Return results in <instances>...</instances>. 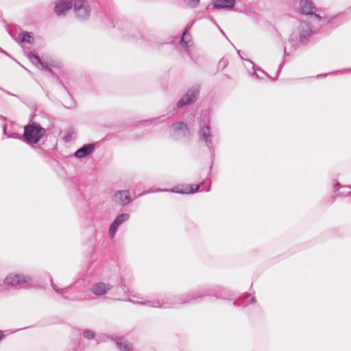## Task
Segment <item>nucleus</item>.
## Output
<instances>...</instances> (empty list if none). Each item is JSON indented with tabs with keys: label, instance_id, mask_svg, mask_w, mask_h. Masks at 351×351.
Here are the masks:
<instances>
[{
	"label": "nucleus",
	"instance_id": "nucleus-42",
	"mask_svg": "<svg viewBox=\"0 0 351 351\" xmlns=\"http://www.w3.org/2000/svg\"><path fill=\"white\" fill-rule=\"evenodd\" d=\"M175 113H176V112H173V113L171 114V116L174 115V114H175Z\"/></svg>",
	"mask_w": 351,
	"mask_h": 351
},
{
	"label": "nucleus",
	"instance_id": "nucleus-21",
	"mask_svg": "<svg viewBox=\"0 0 351 351\" xmlns=\"http://www.w3.org/2000/svg\"><path fill=\"white\" fill-rule=\"evenodd\" d=\"M245 60L252 65V72H250L248 69V71L251 75H254L258 80L263 79L264 76L269 77V75H267L263 69L256 66L251 60L246 59Z\"/></svg>",
	"mask_w": 351,
	"mask_h": 351
},
{
	"label": "nucleus",
	"instance_id": "nucleus-16",
	"mask_svg": "<svg viewBox=\"0 0 351 351\" xmlns=\"http://www.w3.org/2000/svg\"><path fill=\"white\" fill-rule=\"evenodd\" d=\"M120 351H134L132 344L123 337H111Z\"/></svg>",
	"mask_w": 351,
	"mask_h": 351
},
{
	"label": "nucleus",
	"instance_id": "nucleus-37",
	"mask_svg": "<svg viewBox=\"0 0 351 351\" xmlns=\"http://www.w3.org/2000/svg\"><path fill=\"white\" fill-rule=\"evenodd\" d=\"M210 190V184L209 185L208 188L207 189H206L205 191L208 192Z\"/></svg>",
	"mask_w": 351,
	"mask_h": 351
},
{
	"label": "nucleus",
	"instance_id": "nucleus-31",
	"mask_svg": "<svg viewBox=\"0 0 351 351\" xmlns=\"http://www.w3.org/2000/svg\"><path fill=\"white\" fill-rule=\"evenodd\" d=\"M144 136H145V134H142V135H141V136H136L135 137V139H136V140L141 139V138H142Z\"/></svg>",
	"mask_w": 351,
	"mask_h": 351
},
{
	"label": "nucleus",
	"instance_id": "nucleus-17",
	"mask_svg": "<svg viewBox=\"0 0 351 351\" xmlns=\"http://www.w3.org/2000/svg\"><path fill=\"white\" fill-rule=\"evenodd\" d=\"M95 148V143H88L83 145L77 149L74 153V156L77 158H84L90 154Z\"/></svg>",
	"mask_w": 351,
	"mask_h": 351
},
{
	"label": "nucleus",
	"instance_id": "nucleus-7",
	"mask_svg": "<svg viewBox=\"0 0 351 351\" xmlns=\"http://www.w3.org/2000/svg\"><path fill=\"white\" fill-rule=\"evenodd\" d=\"M32 281L30 276L24 274L10 273L4 279V283L14 287H25V285Z\"/></svg>",
	"mask_w": 351,
	"mask_h": 351
},
{
	"label": "nucleus",
	"instance_id": "nucleus-35",
	"mask_svg": "<svg viewBox=\"0 0 351 351\" xmlns=\"http://www.w3.org/2000/svg\"><path fill=\"white\" fill-rule=\"evenodd\" d=\"M237 52H238V53H239V56H240L242 59H243V56H242V53H241V51H240V50H238V51H237Z\"/></svg>",
	"mask_w": 351,
	"mask_h": 351
},
{
	"label": "nucleus",
	"instance_id": "nucleus-12",
	"mask_svg": "<svg viewBox=\"0 0 351 351\" xmlns=\"http://www.w3.org/2000/svg\"><path fill=\"white\" fill-rule=\"evenodd\" d=\"M73 0H57L55 2L54 12L58 16H65L66 12L72 8Z\"/></svg>",
	"mask_w": 351,
	"mask_h": 351
},
{
	"label": "nucleus",
	"instance_id": "nucleus-30",
	"mask_svg": "<svg viewBox=\"0 0 351 351\" xmlns=\"http://www.w3.org/2000/svg\"><path fill=\"white\" fill-rule=\"evenodd\" d=\"M228 60L226 59H221L219 62V66H223V69L225 68L227 64H228Z\"/></svg>",
	"mask_w": 351,
	"mask_h": 351
},
{
	"label": "nucleus",
	"instance_id": "nucleus-3",
	"mask_svg": "<svg viewBox=\"0 0 351 351\" xmlns=\"http://www.w3.org/2000/svg\"><path fill=\"white\" fill-rule=\"evenodd\" d=\"M197 134L199 141L203 142L208 148L212 162H213L215 157V146L213 135L211 133V128L208 120L199 125Z\"/></svg>",
	"mask_w": 351,
	"mask_h": 351
},
{
	"label": "nucleus",
	"instance_id": "nucleus-28",
	"mask_svg": "<svg viewBox=\"0 0 351 351\" xmlns=\"http://www.w3.org/2000/svg\"><path fill=\"white\" fill-rule=\"evenodd\" d=\"M165 117V116L163 115L160 117L153 118V119H147V120H143L141 122V125H147V124H152V123L157 124L160 121V119L163 118Z\"/></svg>",
	"mask_w": 351,
	"mask_h": 351
},
{
	"label": "nucleus",
	"instance_id": "nucleus-40",
	"mask_svg": "<svg viewBox=\"0 0 351 351\" xmlns=\"http://www.w3.org/2000/svg\"><path fill=\"white\" fill-rule=\"evenodd\" d=\"M206 9H207V10H209V9H210V5H208V6L206 7Z\"/></svg>",
	"mask_w": 351,
	"mask_h": 351
},
{
	"label": "nucleus",
	"instance_id": "nucleus-23",
	"mask_svg": "<svg viewBox=\"0 0 351 351\" xmlns=\"http://www.w3.org/2000/svg\"><path fill=\"white\" fill-rule=\"evenodd\" d=\"M16 39L21 43H32L33 37L32 33L23 32L19 34V37Z\"/></svg>",
	"mask_w": 351,
	"mask_h": 351
},
{
	"label": "nucleus",
	"instance_id": "nucleus-19",
	"mask_svg": "<svg viewBox=\"0 0 351 351\" xmlns=\"http://www.w3.org/2000/svg\"><path fill=\"white\" fill-rule=\"evenodd\" d=\"M300 12L302 14L308 16L313 14V10L316 8L311 0H300Z\"/></svg>",
	"mask_w": 351,
	"mask_h": 351
},
{
	"label": "nucleus",
	"instance_id": "nucleus-29",
	"mask_svg": "<svg viewBox=\"0 0 351 351\" xmlns=\"http://www.w3.org/2000/svg\"><path fill=\"white\" fill-rule=\"evenodd\" d=\"M184 1L189 7L195 8L199 5L200 0H184Z\"/></svg>",
	"mask_w": 351,
	"mask_h": 351
},
{
	"label": "nucleus",
	"instance_id": "nucleus-18",
	"mask_svg": "<svg viewBox=\"0 0 351 351\" xmlns=\"http://www.w3.org/2000/svg\"><path fill=\"white\" fill-rule=\"evenodd\" d=\"M114 201L116 204L125 206L128 204L132 199L128 191H118L114 195Z\"/></svg>",
	"mask_w": 351,
	"mask_h": 351
},
{
	"label": "nucleus",
	"instance_id": "nucleus-9",
	"mask_svg": "<svg viewBox=\"0 0 351 351\" xmlns=\"http://www.w3.org/2000/svg\"><path fill=\"white\" fill-rule=\"evenodd\" d=\"M169 132L175 139L189 138L191 135L187 123L183 121H178L172 124L170 127Z\"/></svg>",
	"mask_w": 351,
	"mask_h": 351
},
{
	"label": "nucleus",
	"instance_id": "nucleus-5",
	"mask_svg": "<svg viewBox=\"0 0 351 351\" xmlns=\"http://www.w3.org/2000/svg\"><path fill=\"white\" fill-rule=\"evenodd\" d=\"M200 93V85L195 84L191 87L186 93L178 100L173 110L182 108L186 106L194 104L199 98Z\"/></svg>",
	"mask_w": 351,
	"mask_h": 351
},
{
	"label": "nucleus",
	"instance_id": "nucleus-6",
	"mask_svg": "<svg viewBox=\"0 0 351 351\" xmlns=\"http://www.w3.org/2000/svg\"><path fill=\"white\" fill-rule=\"evenodd\" d=\"M73 12L75 17L80 21H87L90 16L91 8L87 0H73Z\"/></svg>",
	"mask_w": 351,
	"mask_h": 351
},
{
	"label": "nucleus",
	"instance_id": "nucleus-39",
	"mask_svg": "<svg viewBox=\"0 0 351 351\" xmlns=\"http://www.w3.org/2000/svg\"><path fill=\"white\" fill-rule=\"evenodd\" d=\"M149 192H150V191H148V193H149ZM146 193H147V192H145V193H141V195H139V196H141V195H143L144 194H146Z\"/></svg>",
	"mask_w": 351,
	"mask_h": 351
},
{
	"label": "nucleus",
	"instance_id": "nucleus-24",
	"mask_svg": "<svg viewBox=\"0 0 351 351\" xmlns=\"http://www.w3.org/2000/svg\"><path fill=\"white\" fill-rule=\"evenodd\" d=\"M334 188L335 190H339L340 189H342L343 191L339 192V195H348L351 194V186L350 185H346V186H341L340 183L336 182L334 185Z\"/></svg>",
	"mask_w": 351,
	"mask_h": 351
},
{
	"label": "nucleus",
	"instance_id": "nucleus-14",
	"mask_svg": "<svg viewBox=\"0 0 351 351\" xmlns=\"http://www.w3.org/2000/svg\"><path fill=\"white\" fill-rule=\"evenodd\" d=\"M314 11L315 10H313L312 14H308V16H313L319 21H322L324 24L329 25L332 27H337L343 23V21L340 20V15H336L330 17H322L319 14H316Z\"/></svg>",
	"mask_w": 351,
	"mask_h": 351
},
{
	"label": "nucleus",
	"instance_id": "nucleus-27",
	"mask_svg": "<svg viewBox=\"0 0 351 351\" xmlns=\"http://www.w3.org/2000/svg\"><path fill=\"white\" fill-rule=\"evenodd\" d=\"M83 337L88 340H92L95 338V333L93 330L86 329L82 332Z\"/></svg>",
	"mask_w": 351,
	"mask_h": 351
},
{
	"label": "nucleus",
	"instance_id": "nucleus-22",
	"mask_svg": "<svg viewBox=\"0 0 351 351\" xmlns=\"http://www.w3.org/2000/svg\"><path fill=\"white\" fill-rule=\"evenodd\" d=\"M250 295L249 293L245 294L242 298L236 300L234 302V305L237 306H243L245 307L250 304H253L256 302V298L255 297H252L250 300H247V299L250 298Z\"/></svg>",
	"mask_w": 351,
	"mask_h": 351
},
{
	"label": "nucleus",
	"instance_id": "nucleus-36",
	"mask_svg": "<svg viewBox=\"0 0 351 351\" xmlns=\"http://www.w3.org/2000/svg\"><path fill=\"white\" fill-rule=\"evenodd\" d=\"M3 337H4L3 335L0 331V341L3 338Z\"/></svg>",
	"mask_w": 351,
	"mask_h": 351
},
{
	"label": "nucleus",
	"instance_id": "nucleus-26",
	"mask_svg": "<svg viewBox=\"0 0 351 351\" xmlns=\"http://www.w3.org/2000/svg\"><path fill=\"white\" fill-rule=\"evenodd\" d=\"M3 134L8 137V138H21V136L19 134H17L15 132H13L12 130H8L7 128L6 125H3Z\"/></svg>",
	"mask_w": 351,
	"mask_h": 351
},
{
	"label": "nucleus",
	"instance_id": "nucleus-38",
	"mask_svg": "<svg viewBox=\"0 0 351 351\" xmlns=\"http://www.w3.org/2000/svg\"><path fill=\"white\" fill-rule=\"evenodd\" d=\"M284 53H285V55H286V54H287V49H286V47H285V48H284Z\"/></svg>",
	"mask_w": 351,
	"mask_h": 351
},
{
	"label": "nucleus",
	"instance_id": "nucleus-1",
	"mask_svg": "<svg viewBox=\"0 0 351 351\" xmlns=\"http://www.w3.org/2000/svg\"><path fill=\"white\" fill-rule=\"evenodd\" d=\"M206 296H213L216 299L232 300L233 294L226 288L221 286L206 287L199 289L187 292L177 298H175L171 302H165L160 303L159 300H147L144 302H139L148 305L151 307L167 308L176 307L179 304H189L193 302L202 299Z\"/></svg>",
	"mask_w": 351,
	"mask_h": 351
},
{
	"label": "nucleus",
	"instance_id": "nucleus-41",
	"mask_svg": "<svg viewBox=\"0 0 351 351\" xmlns=\"http://www.w3.org/2000/svg\"><path fill=\"white\" fill-rule=\"evenodd\" d=\"M221 32L223 35H225V34L223 32V30H221Z\"/></svg>",
	"mask_w": 351,
	"mask_h": 351
},
{
	"label": "nucleus",
	"instance_id": "nucleus-15",
	"mask_svg": "<svg viewBox=\"0 0 351 351\" xmlns=\"http://www.w3.org/2000/svg\"><path fill=\"white\" fill-rule=\"evenodd\" d=\"M203 182L197 184V185H195V186H186L184 187V189H178V188L176 189H171V190H169V189H157L156 191L157 192H159V191H171V192H173V193H180V194H193V193H195L196 192H197L198 191H204V189H201V187L203 185Z\"/></svg>",
	"mask_w": 351,
	"mask_h": 351
},
{
	"label": "nucleus",
	"instance_id": "nucleus-2",
	"mask_svg": "<svg viewBox=\"0 0 351 351\" xmlns=\"http://www.w3.org/2000/svg\"><path fill=\"white\" fill-rule=\"evenodd\" d=\"M45 133L46 130L39 123H29L24 127L23 141L27 145L34 146L39 143Z\"/></svg>",
	"mask_w": 351,
	"mask_h": 351
},
{
	"label": "nucleus",
	"instance_id": "nucleus-13",
	"mask_svg": "<svg viewBox=\"0 0 351 351\" xmlns=\"http://www.w3.org/2000/svg\"><path fill=\"white\" fill-rule=\"evenodd\" d=\"M130 214L122 213L119 215L112 221L109 228V234L110 238H113L121 225L126 222L130 219Z\"/></svg>",
	"mask_w": 351,
	"mask_h": 351
},
{
	"label": "nucleus",
	"instance_id": "nucleus-32",
	"mask_svg": "<svg viewBox=\"0 0 351 351\" xmlns=\"http://www.w3.org/2000/svg\"><path fill=\"white\" fill-rule=\"evenodd\" d=\"M0 52L2 53H4L7 56H9L6 51H5L3 49H2L1 47H0Z\"/></svg>",
	"mask_w": 351,
	"mask_h": 351
},
{
	"label": "nucleus",
	"instance_id": "nucleus-34",
	"mask_svg": "<svg viewBox=\"0 0 351 351\" xmlns=\"http://www.w3.org/2000/svg\"><path fill=\"white\" fill-rule=\"evenodd\" d=\"M121 286L123 287V290L125 291V285L123 280H121Z\"/></svg>",
	"mask_w": 351,
	"mask_h": 351
},
{
	"label": "nucleus",
	"instance_id": "nucleus-25",
	"mask_svg": "<svg viewBox=\"0 0 351 351\" xmlns=\"http://www.w3.org/2000/svg\"><path fill=\"white\" fill-rule=\"evenodd\" d=\"M192 24H188L185 28H184V30L182 33V37H181V39L180 40V44L185 47V48H189V42L185 40L184 39V36L187 34L189 30L190 29L191 27Z\"/></svg>",
	"mask_w": 351,
	"mask_h": 351
},
{
	"label": "nucleus",
	"instance_id": "nucleus-33",
	"mask_svg": "<svg viewBox=\"0 0 351 351\" xmlns=\"http://www.w3.org/2000/svg\"><path fill=\"white\" fill-rule=\"evenodd\" d=\"M282 63L280 64V66H279V69H278V74L280 73V70H281V69H282Z\"/></svg>",
	"mask_w": 351,
	"mask_h": 351
},
{
	"label": "nucleus",
	"instance_id": "nucleus-11",
	"mask_svg": "<svg viewBox=\"0 0 351 351\" xmlns=\"http://www.w3.org/2000/svg\"><path fill=\"white\" fill-rule=\"evenodd\" d=\"M112 289V286L109 283L104 282H97L94 283L89 289L90 291L97 297L105 295Z\"/></svg>",
	"mask_w": 351,
	"mask_h": 351
},
{
	"label": "nucleus",
	"instance_id": "nucleus-10",
	"mask_svg": "<svg viewBox=\"0 0 351 351\" xmlns=\"http://www.w3.org/2000/svg\"><path fill=\"white\" fill-rule=\"evenodd\" d=\"M28 58L35 66L50 72L51 74L56 77L59 82L63 85L62 80L56 75V73L45 62H43L37 54L30 52L28 53Z\"/></svg>",
	"mask_w": 351,
	"mask_h": 351
},
{
	"label": "nucleus",
	"instance_id": "nucleus-4",
	"mask_svg": "<svg viewBox=\"0 0 351 351\" xmlns=\"http://www.w3.org/2000/svg\"><path fill=\"white\" fill-rule=\"evenodd\" d=\"M313 31L310 23L307 21H301L298 27V36L297 34H292L289 38V42L292 43L294 47H296L299 44H306L309 38L312 36Z\"/></svg>",
	"mask_w": 351,
	"mask_h": 351
},
{
	"label": "nucleus",
	"instance_id": "nucleus-43",
	"mask_svg": "<svg viewBox=\"0 0 351 351\" xmlns=\"http://www.w3.org/2000/svg\"><path fill=\"white\" fill-rule=\"evenodd\" d=\"M211 169H212V167H210V171H211ZM210 172H209L210 173Z\"/></svg>",
	"mask_w": 351,
	"mask_h": 351
},
{
	"label": "nucleus",
	"instance_id": "nucleus-20",
	"mask_svg": "<svg viewBox=\"0 0 351 351\" xmlns=\"http://www.w3.org/2000/svg\"><path fill=\"white\" fill-rule=\"evenodd\" d=\"M213 8L221 10H230L234 4L235 0H213Z\"/></svg>",
	"mask_w": 351,
	"mask_h": 351
},
{
	"label": "nucleus",
	"instance_id": "nucleus-8",
	"mask_svg": "<svg viewBox=\"0 0 351 351\" xmlns=\"http://www.w3.org/2000/svg\"><path fill=\"white\" fill-rule=\"evenodd\" d=\"M50 282L51 287L53 289L58 293V294L61 295L62 297L64 299L69 300H73V301H82L84 300H90L91 299L90 295L86 291H84L81 293L80 295H76L72 297H69L66 294L68 293V291L69 289L72 287V285L60 289L56 284L53 282V278L51 276H50Z\"/></svg>",
	"mask_w": 351,
	"mask_h": 351
}]
</instances>
